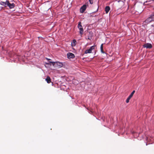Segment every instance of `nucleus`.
Returning <instances> with one entry per match:
<instances>
[{
  "label": "nucleus",
  "mask_w": 154,
  "mask_h": 154,
  "mask_svg": "<svg viewBox=\"0 0 154 154\" xmlns=\"http://www.w3.org/2000/svg\"><path fill=\"white\" fill-rule=\"evenodd\" d=\"M67 57L69 59L73 58L75 57L74 54L71 53H68L67 54Z\"/></svg>",
  "instance_id": "8"
},
{
  "label": "nucleus",
  "mask_w": 154,
  "mask_h": 154,
  "mask_svg": "<svg viewBox=\"0 0 154 154\" xmlns=\"http://www.w3.org/2000/svg\"><path fill=\"white\" fill-rule=\"evenodd\" d=\"M78 27L79 30V33L82 36L83 33L84 29L82 28V23L81 22H79L78 24Z\"/></svg>",
  "instance_id": "2"
},
{
  "label": "nucleus",
  "mask_w": 154,
  "mask_h": 154,
  "mask_svg": "<svg viewBox=\"0 0 154 154\" xmlns=\"http://www.w3.org/2000/svg\"><path fill=\"white\" fill-rule=\"evenodd\" d=\"M110 10V8L109 6H106L105 8V11L106 14H107Z\"/></svg>",
  "instance_id": "11"
},
{
  "label": "nucleus",
  "mask_w": 154,
  "mask_h": 154,
  "mask_svg": "<svg viewBox=\"0 0 154 154\" xmlns=\"http://www.w3.org/2000/svg\"><path fill=\"white\" fill-rule=\"evenodd\" d=\"M91 112H92V111H91Z\"/></svg>",
  "instance_id": "18"
},
{
  "label": "nucleus",
  "mask_w": 154,
  "mask_h": 154,
  "mask_svg": "<svg viewBox=\"0 0 154 154\" xmlns=\"http://www.w3.org/2000/svg\"><path fill=\"white\" fill-rule=\"evenodd\" d=\"M154 21V18L152 15H151L150 17L148 18L145 20V22L146 23L148 24L151 22Z\"/></svg>",
  "instance_id": "3"
},
{
  "label": "nucleus",
  "mask_w": 154,
  "mask_h": 154,
  "mask_svg": "<svg viewBox=\"0 0 154 154\" xmlns=\"http://www.w3.org/2000/svg\"><path fill=\"white\" fill-rule=\"evenodd\" d=\"M46 81H47L48 83H49L51 82V79L50 77L48 76L45 79Z\"/></svg>",
  "instance_id": "12"
},
{
  "label": "nucleus",
  "mask_w": 154,
  "mask_h": 154,
  "mask_svg": "<svg viewBox=\"0 0 154 154\" xmlns=\"http://www.w3.org/2000/svg\"><path fill=\"white\" fill-rule=\"evenodd\" d=\"M46 59H47V60H50V59H48V58H46Z\"/></svg>",
  "instance_id": "17"
},
{
  "label": "nucleus",
  "mask_w": 154,
  "mask_h": 154,
  "mask_svg": "<svg viewBox=\"0 0 154 154\" xmlns=\"http://www.w3.org/2000/svg\"><path fill=\"white\" fill-rule=\"evenodd\" d=\"M46 64L51 65V63H52V65L55 66H59V68L63 66V64L60 62H53L50 61L49 63H46Z\"/></svg>",
  "instance_id": "1"
},
{
  "label": "nucleus",
  "mask_w": 154,
  "mask_h": 154,
  "mask_svg": "<svg viewBox=\"0 0 154 154\" xmlns=\"http://www.w3.org/2000/svg\"><path fill=\"white\" fill-rule=\"evenodd\" d=\"M8 0H6L5 2L1 1L0 2V5L4 6L5 7H6L7 6L8 1Z\"/></svg>",
  "instance_id": "10"
},
{
  "label": "nucleus",
  "mask_w": 154,
  "mask_h": 154,
  "mask_svg": "<svg viewBox=\"0 0 154 154\" xmlns=\"http://www.w3.org/2000/svg\"><path fill=\"white\" fill-rule=\"evenodd\" d=\"M143 47L144 48H152V45L149 43L145 44L143 45Z\"/></svg>",
  "instance_id": "9"
},
{
  "label": "nucleus",
  "mask_w": 154,
  "mask_h": 154,
  "mask_svg": "<svg viewBox=\"0 0 154 154\" xmlns=\"http://www.w3.org/2000/svg\"><path fill=\"white\" fill-rule=\"evenodd\" d=\"M87 7L86 5H83L80 9V11L81 13H83L86 10Z\"/></svg>",
  "instance_id": "7"
},
{
  "label": "nucleus",
  "mask_w": 154,
  "mask_h": 154,
  "mask_svg": "<svg viewBox=\"0 0 154 154\" xmlns=\"http://www.w3.org/2000/svg\"><path fill=\"white\" fill-rule=\"evenodd\" d=\"M95 48L94 46H91L89 49L85 50V53L87 54L88 53H92V50L94 49Z\"/></svg>",
  "instance_id": "4"
},
{
  "label": "nucleus",
  "mask_w": 154,
  "mask_h": 154,
  "mask_svg": "<svg viewBox=\"0 0 154 154\" xmlns=\"http://www.w3.org/2000/svg\"><path fill=\"white\" fill-rule=\"evenodd\" d=\"M76 41L75 39H74L72 41V44H73V45L75 46L76 45Z\"/></svg>",
  "instance_id": "14"
},
{
  "label": "nucleus",
  "mask_w": 154,
  "mask_h": 154,
  "mask_svg": "<svg viewBox=\"0 0 154 154\" xmlns=\"http://www.w3.org/2000/svg\"><path fill=\"white\" fill-rule=\"evenodd\" d=\"M152 1H154V0H152Z\"/></svg>",
  "instance_id": "19"
},
{
  "label": "nucleus",
  "mask_w": 154,
  "mask_h": 154,
  "mask_svg": "<svg viewBox=\"0 0 154 154\" xmlns=\"http://www.w3.org/2000/svg\"><path fill=\"white\" fill-rule=\"evenodd\" d=\"M135 92V91L134 90L133 91L131 94H130V95L128 97V98L126 100V102L128 103L129 101L131 99V98L132 97L133 94Z\"/></svg>",
  "instance_id": "5"
},
{
  "label": "nucleus",
  "mask_w": 154,
  "mask_h": 154,
  "mask_svg": "<svg viewBox=\"0 0 154 154\" xmlns=\"http://www.w3.org/2000/svg\"><path fill=\"white\" fill-rule=\"evenodd\" d=\"M103 44H102L101 45L100 48V50H101V51L102 53L103 54H104V53H105V52L103 50Z\"/></svg>",
  "instance_id": "13"
},
{
  "label": "nucleus",
  "mask_w": 154,
  "mask_h": 154,
  "mask_svg": "<svg viewBox=\"0 0 154 154\" xmlns=\"http://www.w3.org/2000/svg\"><path fill=\"white\" fill-rule=\"evenodd\" d=\"M7 2V6H8L10 9H12L14 7L15 5L14 3L11 4L8 1Z\"/></svg>",
  "instance_id": "6"
},
{
  "label": "nucleus",
  "mask_w": 154,
  "mask_h": 154,
  "mask_svg": "<svg viewBox=\"0 0 154 154\" xmlns=\"http://www.w3.org/2000/svg\"><path fill=\"white\" fill-rule=\"evenodd\" d=\"M89 1L91 4H93V0H89Z\"/></svg>",
  "instance_id": "16"
},
{
  "label": "nucleus",
  "mask_w": 154,
  "mask_h": 154,
  "mask_svg": "<svg viewBox=\"0 0 154 154\" xmlns=\"http://www.w3.org/2000/svg\"><path fill=\"white\" fill-rule=\"evenodd\" d=\"M92 38V35H91L90 36H88V39L89 40H91Z\"/></svg>",
  "instance_id": "15"
}]
</instances>
